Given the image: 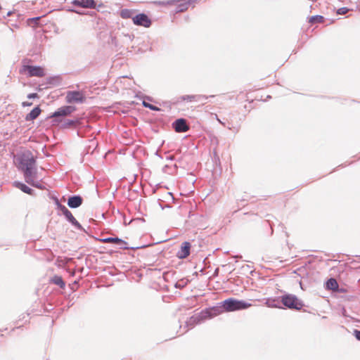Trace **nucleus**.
I'll use <instances>...</instances> for the list:
<instances>
[{
    "instance_id": "nucleus-5",
    "label": "nucleus",
    "mask_w": 360,
    "mask_h": 360,
    "mask_svg": "<svg viewBox=\"0 0 360 360\" xmlns=\"http://www.w3.org/2000/svg\"><path fill=\"white\" fill-rule=\"evenodd\" d=\"M21 72H27L29 77H42L45 76V70L40 66L23 65Z\"/></svg>"
},
{
    "instance_id": "nucleus-29",
    "label": "nucleus",
    "mask_w": 360,
    "mask_h": 360,
    "mask_svg": "<svg viewBox=\"0 0 360 360\" xmlns=\"http://www.w3.org/2000/svg\"><path fill=\"white\" fill-rule=\"evenodd\" d=\"M38 95L36 93L30 94L27 95L28 98H37Z\"/></svg>"
},
{
    "instance_id": "nucleus-15",
    "label": "nucleus",
    "mask_w": 360,
    "mask_h": 360,
    "mask_svg": "<svg viewBox=\"0 0 360 360\" xmlns=\"http://www.w3.org/2000/svg\"><path fill=\"white\" fill-rule=\"evenodd\" d=\"M51 282L55 285L60 286L61 288H64L65 286V282L63 281V278L60 276H54L51 278Z\"/></svg>"
},
{
    "instance_id": "nucleus-3",
    "label": "nucleus",
    "mask_w": 360,
    "mask_h": 360,
    "mask_svg": "<svg viewBox=\"0 0 360 360\" xmlns=\"http://www.w3.org/2000/svg\"><path fill=\"white\" fill-rule=\"evenodd\" d=\"M251 306V303L235 298L226 299L222 303V307L228 312L246 309Z\"/></svg>"
},
{
    "instance_id": "nucleus-19",
    "label": "nucleus",
    "mask_w": 360,
    "mask_h": 360,
    "mask_svg": "<svg viewBox=\"0 0 360 360\" xmlns=\"http://www.w3.org/2000/svg\"><path fill=\"white\" fill-rule=\"evenodd\" d=\"M63 211L64 214L69 219L71 222L73 224L77 223L72 213L65 207H63Z\"/></svg>"
},
{
    "instance_id": "nucleus-7",
    "label": "nucleus",
    "mask_w": 360,
    "mask_h": 360,
    "mask_svg": "<svg viewBox=\"0 0 360 360\" xmlns=\"http://www.w3.org/2000/svg\"><path fill=\"white\" fill-rule=\"evenodd\" d=\"M133 23L138 26L149 27L151 25V20L145 13H140L132 18Z\"/></svg>"
},
{
    "instance_id": "nucleus-28",
    "label": "nucleus",
    "mask_w": 360,
    "mask_h": 360,
    "mask_svg": "<svg viewBox=\"0 0 360 360\" xmlns=\"http://www.w3.org/2000/svg\"><path fill=\"white\" fill-rule=\"evenodd\" d=\"M180 6H181V8L179 9V11H184L187 10V8H188V4H182Z\"/></svg>"
},
{
    "instance_id": "nucleus-17",
    "label": "nucleus",
    "mask_w": 360,
    "mask_h": 360,
    "mask_svg": "<svg viewBox=\"0 0 360 360\" xmlns=\"http://www.w3.org/2000/svg\"><path fill=\"white\" fill-rule=\"evenodd\" d=\"M134 11L129 9H122L120 11V16L123 19L131 18L134 17Z\"/></svg>"
},
{
    "instance_id": "nucleus-23",
    "label": "nucleus",
    "mask_w": 360,
    "mask_h": 360,
    "mask_svg": "<svg viewBox=\"0 0 360 360\" xmlns=\"http://www.w3.org/2000/svg\"><path fill=\"white\" fill-rule=\"evenodd\" d=\"M143 105L146 108H150L151 110H159L158 108H157V107H155V106H154V105H151V104H150L148 103H146V101L143 102Z\"/></svg>"
},
{
    "instance_id": "nucleus-10",
    "label": "nucleus",
    "mask_w": 360,
    "mask_h": 360,
    "mask_svg": "<svg viewBox=\"0 0 360 360\" xmlns=\"http://www.w3.org/2000/svg\"><path fill=\"white\" fill-rule=\"evenodd\" d=\"M100 241L103 243H113V244L117 245L122 249L127 248V243L124 240H123L117 237H115V238L109 237V238H101V239H100Z\"/></svg>"
},
{
    "instance_id": "nucleus-27",
    "label": "nucleus",
    "mask_w": 360,
    "mask_h": 360,
    "mask_svg": "<svg viewBox=\"0 0 360 360\" xmlns=\"http://www.w3.org/2000/svg\"><path fill=\"white\" fill-rule=\"evenodd\" d=\"M354 334L355 338H356L358 340H360V330H355L354 331Z\"/></svg>"
},
{
    "instance_id": "nucleus-24",
    "label": "nucleus",
    "mask_w": 360,
    "mask_h": 360,
    "mask_svg": "<svg viewBox=\"0 0 360 360\" xmlns=\"http://www.w3.org/2000/svg\"><path fill=\"white\" fill-rule=\"evenodd\" d=\"M176 2H177L176 0H169L167 2H159L158 4L160 5L166 6V5H173V4H176Z\"/></svg>"
},
{
    "instance_id": "nucleus-20",
    "label": "nucleus",
    "mask_w": 360,
    "mask_h": 360,
    "mask_svg": "<svg viewBox=\"0 0 360 360\" xmlns=\"http://www.w3.org/2000/svg\"><path fill=\"white\" fill-rule=\"evenodd\" d=\"M309 22L312 24L316 22L321 23L323 22V17L322 15L311 16Z\"/></svg>"
},
{
    "instance_id": "nucleus-1",
    "label": "nucleus",
    "mask_w": 360,
    "mask_h": 360,
    "mask_svg": "<svg viewBox=\"0 0 360 360\" xmlns=\"http://www.w3.org/2000/svg\"><path fill=\"white\" fill-rule=\"evenodd\" d=\"M15 164L18 168L24 173L25 181L35 187L39 186L34 183L36 177L35 163L36 160L30 151H25L15 158Z\"/></svg>"
},
{
    "instance_id": "nucleus-26",
    "label": "nucleus",
    "mask_w": 360,
    "mask_h": 360,
    "mask_svg": "<svg viewBox=\"0 0 360 360\" xmlns=\"http://www.w3.org/2000/svg\"><path fill=\"white\" fill-rule=\"evenodd\" d=\"M77 123V121L75 120H69L68 122H66V126H74Z\"/></svg>"
},
{
    "instance_id": "nucleus-30",
    "label": "nucleus",
    "mask_w": 360,
    "mask_h": 360,
    "mask_svg": "<svg viewBox=\"0 0 360 360\" xmlns=\"http://www.w3.org/2000/svg\"><path fill=\"white\" fill-rule=\"evenodd\" d=\"M32 103H29V102H27V101H25L22 103V106L23 107H26V106H30L32 105Z\"/></svg>"
},
{
    "instance_id": "nucleus-8",
    "label": "nucleus",
    "mask_w": 360,
    "mask_h": 360,
    "mask_svg": "<svg viewBox=\"0 0 360 360\" xmlns=\"http://www.w3.org/2000/svg\"><path fill=\"white\" fill-rule=\"evenodd\" d=\"M191 245L189 242L185 241L181 243L179 250L176 253V257L179 259H185L190 255Z\"/></svg>"
},
{
    "instance_id": "nucleus-31",
    "label": "nucleus",
    "mask_w": 360,
    "mask_h": 360,
    "mask_svg": "<svg viewBox=\"0 0 360 360\" xmlns=\"http://www.w3.org/2000/svg\"><path fill=\"white\" fill-rule=\"evenodd\" d=\"M218 122H219L221 124L224 125V123H223L219 118H217Z\"/></svg>"
},
{
    "instance_id": "nucleus-11",
    "label": "nucleus",
    "mask_w": 360,
    "mask_h": 360,
    "mask_svg": "<svg viewBox=\"0 0 360 360\" xmlns=\"http://www.w3.org/2000/svg\"><path fill=\"white\" fill-rule=\"evenodd\" d=\"M72 4L75 6L85 8H95L96 4L94 0H74Z\"/></svg>"
},
{
    "instance_id": "nucleus-13",
    "label": "nucleus",
    "mask_w": 360,
    "mask_h": 360,
    "mask_svg": "<svg viewBox=\"0 0 360 360\" xmlns=\"http://www.w3.org/2000/svg\"><path fill=\"white\" fill-rule=\"evenodd\" d=\"M82 203V198L80 196H72L68 199V205L72 208L79 207Z\"/></svg>"
},
{
    "instance_id": "nucleus-16",
    "label": "nucleus",
    "mask_w": 360,
    "mask_h": 360,
    "mask_svg": "<svg viewBox=\"0 0 360 360\" xmlns=\"http://www.w3.org/2000/svg\"><path fill=\"white\" fill-rule=\"evenodd\" d=\"M326 288L327 289L332 290L333 291H337L338 289V283L335 278H330L326 282Z\"/></svg>"
},
{
    "instance_id": "nucleus-18",
    "label": "nucleus",
    "mask_w": 360,
    "mask_h": 360,
    "mask_svg": "<svg viewBox=\"0 0 360 360\" xmlns=\"http://www.w3.org/2000/svg\"><path fill=\"white\" fill-rule=\"evenodd\" d=\"M15 184L22 192L30 194V195L32 194V190L30 188H29L28 186H27L25 184L19 183V182H15Z\"/></svg>"
},
{
    "instance_id": "nucleus-9",
    "label": "nucleus",
    "mask_w": 360,
    "mask_h": 360,
    "mask_svg": "<svg viewBox=\"0 0 360 360\" xmlns=\"http://www.w3.org/2000/svg\"><path fill=\"white\" fill-rule=\"evenodd\" d=\"M76 110V108L71 105L63 106L57 110L52 115L51 117H59V116H67L70 115L74 111Z\"/></svg>"
},
{
    "instance_id": "nucleus-14",
    "label": "nucleus",
    "mask_w": 360,
    "mask_h": 360,
    "mask_svg": "<svg viewBox=\"0 0 360 360\" xmlns=\"http://www.w3.org/2000/svg\"><path fill=\"white\" fill-rule=\"evenodd\" d=\"M41 110L39 106L34 108L30 113L25 117V120L32 121L35 120L41 113Z\"/></svg>"
},
{
    "instance_id": "nucleus-22",
    "label": "nucleus",
    "mask_w": 360,
    "mask_h": 360,
    "mask_svg": "<svg viewBox=\"0 0 360 360\" xmlns=\"http://www.w3.org/2000/svg\"><path fill=\"white\" fill-rule=\"evenodd\" d=\"M39 19H40V17L30 18L27 20V23H28L29 25H30L32 27H35V25H37L38 21L39 20Z\"/></svg>"
},
{
    "instance_id": "nucleus-25",
    "label": "nucleus",
    "mask_w": 360,
    "mask_h": 360,
    "mask_svg": "<svg viewBox=\"0 0 360 360\" xmlns=\"http://www.w3.org/2000/svg\"><path fill=\"white\" fill-rule=\"evenodd\" d=\"M348 11V9L345 7L340 8L338 10L337 13L339 15H344L346 14Z\"/></svg>"
},
{
    "instance_id": "nucleus-2",
    "label": "nucleus",
    "mask_w": 360,
    "mask_h": 360,
    "mask_svg": "<svg viewBox=\"0 0 360 360\" xmlns=\"http://www.w3.org/2000/svg\"><path fill=\"white\" fill-rule=\"evenodd\" d=\"M221 314V311L218 307H211L205 309L198 314H195L189 317L186 321L187 330L193 328L195 326L201 323L202 322L212 319L214 316Z\"/></svg>"
},
{
    "instance_id": "nucleus-4",
    "label": "nucleus",
    "mask_w": 360,
    "mask_h": 360,
    "mask_svg": "<svg viewBox=\"0 0 360 360\" xmlns=\"http://www.w3.org/2000/svg\"><path fill=\"white\" fill-rule=\"evenodd\" d=\"M281 301L285 307L290 309L300 310L304 307L303 302L292 294L281 296Z\"/></svg>"
},
{
    "instance_id": "nucleus-21",
    "label": "nucleus",
    "mask_w": 360,
    "mask_h": 360,
    "mask_svg": "<svg viewBox=\"0 0 360 360\" xmlns=\"http://www.w3.org/2000/svg\"><path fill=\"white\" fill-rule=\"evenodd\" d=\"M181 101H187V102H193L196 100V96L195 95H186L183 96L180 98Z\"/></svg>"
},
{
    "instance_id": "nucleus-6",
    "label": "nucleus",
    "mask_w": 360,
    "mask_h": 360,
    "mask_svg": "<svg viewBox=\"0 0 360 360\" xmlns=\"http://www.w3.org/2000/svg\"><path fill=\"white\" fill-rule=\"evenodd\" d=\"M85 100L84 94L79 91H68L65 96V101L68 103H82Z\"/></svg>"
},
{
    "instance_id": "nucleus-12",
    "label": "nucleus",
    "mask_w": 360,
    "mask_h": 360,
    "mask_svg": "<svg viewBox=\"0 0 360 360\" xmlns=\"http://www.w3.org/2000/svg\"><path fill=\"white\" fill-rule=\"evenodd\" d=\"M173 126L176 132H186L189 129L186 120L183 118L176 120L173 123Z\"/></svg>"
}]
</instances>
